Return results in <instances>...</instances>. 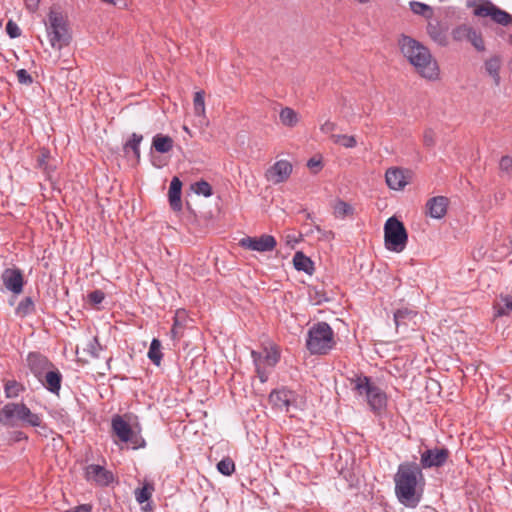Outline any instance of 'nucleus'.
I'll return each mask as SVG.
<instances>
[{
    "label": "nucleus",
    "instance_id": "12",
    "mask_svg": "<svg viewBox=\"0 0 512 512\" xmlns=\"http://www.w3.org/2000/svg\"><path fill=\"white\" fill-rule=\"evenodd\" d=\"M449 458V450L447 448L426 449L421 453L420 464L421 469L439 468L443 466Z\"/></svg>",
    "mask_w": 512,
    "mask_h": 512
},
{
    "label": "nucleus",
    "instance_id": "53",
    "mask_svg": "<svg viewBox=\"0 0 512 512\" xmlns=\"http://www.w3.org/2000/svg\"><path fill=\"white\" fill-rule=\"evenodd\" d=\"M40 0H25L27 9L30 12H35L38 8Z\"/></svg>",
    "mask_w": 512,
    "mask_h": 512
},
{
    "label": "nucleus",
    "instance_id": "5",
    "mask_svg": "<svg viewBox=\"0 0 512 512\" xmlns=\"http://www.w3.org/2000/svg\"><path fill=\"white\" fill-rule=\"evenodd\" d=\"M48 39L52 48L61 50L71 40L67 21L61 12L51 9L45 22Z\"/></svg>",
    "mask_w": 512,
    "mask_h": 512
},
{
    "label": "nucleus",
    "instance_id": "24",
    "mask_svg": "<svg viewBox=\"0 0 512 512\" xmlns=\"http://www.w3.org/2000/svg\"><path fill=\"white\" fill-rule=\"evenodd\" d=\"M174 141L173 139L164 134H156L152 139V147L158 152V153H168L173 148Z\"/></svg>",
    "mask_w": 512,
    "mask_h": 512
},
{
    "label": "nucleus",
    "instance_id": "51",
    "mask_svg": "<svg viewBox=\"0 0 512 512\" xmlns=\"http://www.w3.org/2000/svg\"><path fill=\"white\" fill-rule=\"evenodd\" d=\"M337 125L336 123L326 120L324 123L321 124L320 130L324 134H333V131L336 129Z\"/></svg>",
    "mask_w": 512,
    "mask_h": 512
},
{
    "label": "nucleus",
    "instance_id": "50",
    "mask_svg": "<svg viewBox=\"0 0 512 512\" xmlns=\"http://www.w3.org/2000/svg\"><path fill=\"white\" fill-rule=\"evenodd\" d=\"M17 78L22 84H31L33 81L31 75L25 69L17 71Z\"/></svg>",
    "mask_w": 512,
    "mask_h": 512
},
{
    "label": "nucleus",
    "instance_id": "21",
    "mask_svg": "<svg viewBox=\"0 0 512 512\" xmlns=\"http://www.w3.org/2000/svg\"><path fill=\"white\" fill-rule=\"evenodd\" d=\"M429 37L439 46L446 47L449 44L446 29L439 21H429L426 27Z\"/></svg>",
    "mask_w": 512,
    "mask_h": 512
},
{
    "label": "nucleus",
    "instance_id": "28",
    "mask_svg": "<svg viewBox=\"0 0 512 512\" xmlns=\"http://www.w3.org/2000/svg\"><path fill=\"white\" fill-rule=\"evenodd\" d=\"M143 140V136L141 134L133 133L129 140L124 144V151L128 153L129 150H132L137 161L140 159V143Z\"/></svg>",
    "mask_w": 512,
    "mask_h": 512
},
{
    "label": "nucleus",
    "instance_id": "23",
    "mask_svg": "<svg viewBox=\"0 0 512 512\" xmlns=\"http://www.w3.org/2000/svg\"><path fill=\"white\" fill-rule=\"evenodd\" d=\"M293 264L296 270L303 271L309 275L313 274L314 263L303 252L297 251L293 257Z\"/></svg>",
    "mask_w": 512,
    "mask_h": 512
},
{
    "label": "nucleus",
    "instance_id": "10",
    "mask_svg": "<svg viewBox=\"0 0 512 512\" xmlns=\"http://www.w3.org/2000/svg\"><path fill=\"white\" fill-rule=\"evenodd\" d=\"M269 402L274 408L289 413L292 409H298L302 401L296 392L281 388L270 393Z\"/></svg>",
    "mask_w": 512,
    "mask_h": 512
},
{
    "label": "nucleus",
    "instance_id": "3",
    "mask_svg": "<svg viewBox=\"0 0 512 512\" xmlns=\"http://www.w3.org/2000/svg\"><path fill=\"white\" fill-rule=\"evenodd\" d=\"M352 390L358 396L364 397L367 404L374 412L383 410L387 405V396L385 392L375 385L371 379L364 375H355L350 378Z\"/></svg>",
    "mask_w": 512,
    "mask_h": 512
},
{
    "label": "nucleus",
    "instance_id": "18",
    "mask_svg": "<svg viewBox=\"0 0 512 512\" xmlns=\"http://www.w3.org/2000/svg\"><path fill=\"white\" fill-rule=\"evenodd\" d=\"M448 204L449 200L447 197H432L427 201L425 205L426 215L433 219H442L447 213Z\"/></svg>",
    "mask_w": 512,
    "mask_h": 512
},
{
    "label": "nucleus",
    "instance_id": "54",
    "mask_svg": "<svg viewBox=\"0 0 512 512\" xmlns=\"http://www.w3.org/2000/svg\"><path fill=\"white\" fill-rule=\"evenodd\" d=\"M307 166L309 168H311V169L314 168V167H318L319 168L321 166V161L317 160L315 158H311V159L308 160Z\"/></svg>",
    "mask_w": 512,
    "mask_h": 512
},
{
    "label": "nucleus",
    "instance_id": "27",
    "mask_svg": "<svg viewBox=\"0 0 512 512\" xmlns=\"http://www.w3.org/2000/svg\"><path fill=\"white\" fill-rule=\"evenodd\" d=\"M500 66H501L500 59L497 56L491 57L490 59H488L485 62V69H486L487 73L493 78L494 83L496 85L500 84V79H501L500 75H499Z\"/></svg>",
    "mask_w": 512,
    "mask_h": 512
},
{
    "label": "nucleus",
    "instance_id": "4",
    "mask_svg": "<svg viewBox=\"0 0 512 512\" xmlns=\"http://www.w3.org/2000/svg\"><path fill=\"white\" fill-rule=\"evenodd\" d=\"M335 344L334 332L326 322H318L309 329L306 347L311 354L325 355Z\"/></svg>",
    "mask_w": 512,
    "mask_h": 512
},
{
    "label": "nucleus",
    "instance_id": "15",
    "mask_svg": "<svg viewBox=\"0 0 512 512\" xmlns=\"http://www.w3.org/2000/svg\"><path fill=\"white\" fill-rule=\"evenodd\" d=\"M292 164L287 160L275 162L265 173L267 181L273 184H280L288 180L292 173Z\"/></svg>",
    "mask_w": 512,
    "mask_h": 512
},
{
    "label": "nucleus",
    "instance_id": "1",
    "mask_svg": "<svg viewBox=\"0 0 512 512\" xmlns=\"http://www.w3.org/2000/svg\"><path fill=\"white\" fill-rule=\"evenodd\" d=\"M395 495L407 508H416L422 500L425 477L421 467L413 461L399 464L394 475Z\"/></svg>",
    "mask_w": 512,
    "mask_h": 512
},
{
    "label": "nucleus",
    "instance_id": "35",
    "mask_svg": "<svg viewBox=\"0 0 512 512\" xmlns=\"http://www.w3.org/2000/svg\"><path fill=\"white\" fill-rule=\"evenodd\" d=\"M153 486L149 483H145L143 487L135 490V498L138 503L142 504L148 501L152 496Z\"/></svg>",
    "mask_w": 512,
    "mask_h": 512
},
{
    "label": "nucleus",
    "instance_id": "39",
    "mask_svg": "<svg viewBox=\"0 0 512 512\" xmlns=\"http://www.w3.org/2000/svg\"><path fill=\"white\" fill-rule=\"evenodd\" d=\"M280 359V354L277 349L271 348L265 350V355H262V364H266L269 367H274Z\"/></svg>",
    "mask_w": 512,
    "mask_h": 512
},
{
    "label": "nucleus",
    "instance_id": "6",
    "mask_svg": "<svg viewBox=\"0 0 512 512\" xmlns=\"http://www.w3.org/2000/svg\"><path fill=\"white\" fill-rule=\"evenodd\" d=\"M385 247L394 252H402L408 241V234L404 224L396 217L387 219L384 225Z\"/></svg>",
    "mask_w": 512,
    "mask_h": 512
},
{
    "label": "nucleus",
    "instance_id": "41",
    "mask_svg": "<svg viewBox=\"0 0 512 512\" xmlns=\"http://www.w3.org/2000/svg\"><path fill=\"white\" fill-rule=\"evenodd\" d=\"M5 394L7 398H14L19 395V393L23 390V387L17 381H8L5 384Z\"/></svg>",
    "mask_w": 512,
    "mask_h": 512
},
{
    "label": "nucleus",
    "instance_id": "33",
    "mask_svg": "<svg viewBox=\"0 0 512 512\" xmlns=\"http://www.w3.org/2000/svg\"><path fill=\"white\" fill-rule=\"evenodd\" d=\"M416 314L417 313L415 311L408 308L398 309L394 313V321L396 327L398 328L400 325H406V321L413 319Z\"/></svg>",
    "mask_w": 512,
    "mask_h": 512
},
{
    "label": "nucleus",
    "instance_id": "37",
    "mask_svg": "<svg viewBox=\"0 0 512 512\" xmlns=\"http://www.w3.org/2000/svg\"><path fill=\"white\" fill-rule=\"evenodd\" d=\"M21 423L24 424V425L32 426V427H41L42 426V419H41V417L38 414L33 413L27 407L25 415L22 418Z\"/></svg>",
    "mask_w": 512,
    "mask_h": 512
},
{
    "label": "nucleus",
    "instance_id": "36",
    "mask_svg": "<svg viewBox=\"0 0 512 512\" xmlns=\"http://www.w3.org/2000/svg\"><path fill=\"white\" fill-rule=\"evenodd\" d=\"M194 112L196 116L204 117L205 115V101L204 91H198L194 95L193 99Z\"/></svg>",
    "mask_w": 512,
    "mask_h": 512
},
{
    "label": "nucleus",
    "instance_id": "30",
    "mask_svg": "<svg viewBox=\"0 0 512 512\" xmlns=\"http://www.w3.org/2000/svg\"><path fill=\"white\" fill-rule=\"evenodd\" d=\"M251 356L253 358L257 376L262 383H265L268 379V372L265 370L264 365L262 364V354L253 350L251 352Z\"/></svg>",
    "mask_w": 512,
    "mask_h": 512
},
{
    "label": "nucleus",
    "instance_id": "20",
    "mask_svg": "<svg viewBox=\"0 0 512 512\" xmlns=\"http://www.w3.org/2000/svg\"><path fill=\"white\" fill-rule=\"evenodd\" d=\"M49 392L58 395L61 389L62 374L57 368H50L42 380H38Z\"/></svg>",
    "mask_w": 512,
    "mask_h": 512
},
{
    "label": "nucleus",
    "instance_id": "44",
    "mask_svg": "<svg viewBox=\"0 0 512 512\" xmlns=\"http://www.w3.org/2000/svg\"><path fill=\"white\" fill-rule=\"evenodd\" d=\"M102 350V346L100 345L99 341H98V338L97 337H94L92 338L88 344H87V348H86V351L92 356V357H95V358H98L100 356V352Z\"/></svg>",
    "mask_w": 512,
    "mask_h": 512
},
{
    "label": "nucleus",
    "instance_id": "2",
    "mask_svg": "<svg viewBox=\"0 0 512 512\" xmlns=\"http://www.w3.org/2000/svg\"><path fill=\"white\" fill-rule=\"evenodd\" d=\"M402 54L424 78L435 80L439 76V67L430 50L419 41L402 35L399 39Z\"/></svg>",
    "mask_w": 512,
    "mask_h": 512
},
{
    "label": "nucleus",
    "instance_id": "19",
    "mask_svg": "<svg viewBox=\"0 0 512 512\" xmlns=\"http://www.w3.org/2000/svg\"><path fill=\"white\" fill-rule=\"evenodd\" d=\"M405 170L401 168H389L385 173V179L388 187L393 190H402L408 184Z\"/></svg>",
    "mask_w": 512,
    "mask_h": 512
},
{
    "label": "nucleus",
    "instance_id": "8",
    "mask_svg": "<svg viewBox=\"0 0 512 512\" xmlns=\"http://www.w3.org/2000/svg\"><path fill=\"white\" fill-rule=\"evenodd\" d=\"M468 6L474 7L473 14L477 17H490L493 22L502 26L512 23V15L489 0L473 1Z\"/></svg>",
    "mask_w": 512,
    "mask_h": 512
},
{
    "label": "nucleus",
    "instance_id": "57",
    "mask_svg": "<svg viewBox=\"0 0 512 512\" xmlns=\"http://www.w3.org/2000/svg\"><path fill=\"white\" fill-rule=\"evenodd\" d=\"M183 129H184L185 131H187V132L189 131V130H188V128H187L186 126H184V127H183Z\"/></svg>",
    "mask_w": 512,
    "mask_h": 512
},
{
    "label": "nucleus",
    "instance_id": "11",
    "mask_svg": "<svg viewBox=\"0 0 512 512\" xmlns=\"http://www.w3.org/2000/svg\"><path fill=\"white\" fill-rule=\"evenodd\" d=\"M239 246L260 253L271 252L277 246V241L274 236L262 234L259 237L246 236L239 241Z\"/></svg>",
    "mask_w": 512,
    "mask_h": 512
},
{
    "label": "nucleus",
    "instance_id": "48",
    "mask_svg": "<svg viewBox=\"0 0 512 512\" xmlns=\"http://www.w3.org/2000/svg\"><path fill=\"white\" fill-rule=\"evenodd\" d=\"M6 32L11 38H17L21 34V30H20L19 26L12 20H9L7 22Z\"/></svg>",
    "mask_w": 512,
    "mask_h": 512
},
{
    "label": "nucleus",
    "instance_id": "40",
    "mask_svg": "<svg viewBox=\"0 0 512 512\" xmlns=\"http://www.w3.org/2000/svg\"><path fill=\"white\" fill-rule=\"evenodd\" d=\"M34 311V302L30 297L21 300L16 308V313L21 316H26Z\"/></svg>",
    "mask_w": 512,
    "mask_h": 512
},
{
    "label": "nucleus",
    "instance_id": "38",
    "mask_svg": "<svg viewBox=\"0 0 512 512\" xmlns=\"http://www.w3.org/2000/svg\"><path fill=\"white\" fill-rule=\"evenodd\" d=\"M217 469L221 474L230 476L235 471V463L230 457H225L218 462Z\"/></svg>",
    "mask_w": 512,
    "mask_h": 512
},
{
    "label": "nucleus",
    "instance_id": "17",
    "mask_svg": "<svg viewBox=\"0 0 512 512\" xmlns=\"http://www.w3.org/2000/svg\"><path fill=\"white\" fill-rule=\"evenodd\" d=\"M85 477L98 486H108L114 481V475L111 471L96 464H90L86 467Z\"/></svg>",
    "mask_w": 512,
    "mask_h": 512
},
{
    "label": "nucleus",
    "instance_id": "52",
    "mask_svg": "<svg viewBox=\"0 0 512 512\" xmlns=\"http://www.w3.org/2000/svg\"><path fill=\"white\" fill-rule=\"evenodd\" d=\"M63 512H92V507L89 504H82V505L70 508L68 510H65Z\"/></svg>",
    "mask_w": 512,
    "mask_h": 512
},
{
    "label": "nucleus",
    "instance_id": "7",
    "mask_svg": "<svg viewBox=\"0 0 512 512\" xmlns=\"http://www.w3.org/2000/svg\"><path fill=\"white\" fill-rule=\"evenodd\" d=\"M451 38L456 43H470L478 52H484L486 50L481 30L469 23H461L453 27L451 30Z\"/></svg>",
    "mask_w": 512,
    "mask_h": 512
},
{
    "label": "nucleus",
    "instance_id": "32",
    "mask_svg": "<svg viewBox=\"0 0 512 512\" xmlns=\"http://www.w3.org/2000/svg\"><path fill=\"white\" fill-rule=\"evenodd\" d=\"M333 143L341 145L345 148H354L357 145V140L352 135L346 134H331Z\"/></svg>",
    "mask_w": 512,
    "mask_h": 512
},
{
    "label": "nucleus",
    "instance_id": "42",
    "mask_svg": "<svg viewBox=\"0 0 512 512\" xmlns=\"http://www.w3.org/2000/svg\"><path fill=\"white\" fill-rule=\"evenodd\" d=\"M192 188L198 195H203L204 197H210L212 195L211 185L204 180L196 182L192 185Z\"/></svg>",
    "mask_w": 512,
    "mask_h": 512
},
{
    "label": "nucleus",
    "instance_id": "13",
    "mask_svg": "<svg viewBox=\"0 0 512 512\" xmlns=\"http://www.w3.org/2000/svg\"><path fill=\"white\" fill-rule=\"evenodd\" d=\"M27 367L30 372L38 379L42 380L44 374L54 368V364L43 354L39 352H30L26 358Z\"/></svg>",
    "mask_w": 512,
    "mask_h": 512
},
{
    "label": "nucleus",
    "instance_id": "16",
    "mask_svg": "<svg viewBox=\"0 0 512 512\" xmlns=\"http://www.w3.org/2000/svg\"><path fill=\"white\" fill-rule=\"evenodd\" d=\"M1 279L5 288L13 294H21L24 286L22 271L18 268H7L2 272Z\"/></svg>",
    "mask_w": 512,
    "mask_h": 512
},
{
    "label": "nucleus",
    "instance_id": "22",
    "mask_svg": "<svg viewBox=\"0 0 512 512\" xmlns=\"http://www.w3.org/2000/svg\"><path fill=\"white\" fill-rule=\"evenodd\" d=\"M181 188L182 182L178 177H173L169 187V203L174 211H180L182 209L181 202Z\"/></svg>",
    "mask_w": 512,
    "mask_h": 512
},
{
    "label": "nucleus",
    "instance_id": "46",
    "mask_svg": "<svg viewBox=\"0 0 512 512\" xmlns=\"http://www.w3.org/2000/svg\"><path fill=\"white\" fill-rule=\"evenodd\" d=\"M89 303L99 305L105 298V293L102 290H94L87 296Z\"/></svg>",
    "mask_w": 512,
    "mask_h": 512
},
{
    "label": "nucleus",
    "instance_id": "25",
    "mask_svg": "<svg viewBox=\"0 0 512 512\" xmlns=\"http://www.w3.org/2000/svg\"><path fill=\"white\" fill-rule=\"evenodd\" d=\"M279 118L281 123L286 127H295L299 122L298 113L290 107L282 108L279 113Z\"/></svg>",
    "mask_w": 512,
    "mask_h": 512
},
{
    "label": "nucleus",
    "instance_id": "34",
    "mask_svg": "<svg viewBox=\"0 0 512 512\" xmlns=\"http://www.w3.org/2000/svg\"><path fill=\"white\" fill-rule=\"evenodd\" d=\"M334 215L338 218H344L353 213V207L347 202L338 199L333 205Z\"/></svg>",
    "mask_w": 512,
    "mask_h": 512
},
{
    "label": "nucleus",
    "instance_id": "29",
    "mask_svg": "<svg viewBox=\"0 0 512 512\" xmlns=\"http://www.w3.org/2000/svg\"><path fill=\"white\" fill-rule=\"evenodd\" d=\"M409 6L414 14L423 16L425 19L429 20L433 16V8L425 3L410 1Z\"/></svg>",
    "mask_w": 512,
    "mask_h": 512
},
{
    "label": "nucleus",
    "instance_id": "31",
    "mask_svg": "<svg viewBox=\"0 0 512 512\" xmlns=\"http://www.w3.org/2000/svg\"><path fill=\"white\" fill-rule=\"evenodd\" d=\"M161 342L154 338L151 341L150 348L148 351V358L157 366L160 365L162 360Z\"/></svg>",
    "mask_w": 512,
    "mask_h": 512
},
{
    "label": "nucleus",
    "instance_id": "56",
    "mask_svg": "<svg viewBox=\"0 0 512 512\" xmlns=\"http://www.w3.org/2000/svg\"><path fill=\"white\" fill-rule=\"evenodd\" d=\"M508 43L512 45V34L508 36Z\"/></svg>",
    "mask_w": 512,
    "mask_h": 512
},
{
    "label": "nucleus",
    "instance_id": "47",
    "mask_svg": "<svg viewBox=\"0 0 512 512\" xmlns=\"http://www.w3.org/2000/svg\"><path fill=\"white\" fill-rule=\"evenodd\" d=\"M173 340H179L183 335V326L176 317L170 331Z\"/></svg>",
    "mask_w": 512,
    "mask_h": 512
},
{
    "label": "nucleus",
    "instance_id": "9",
    "mask_svg": "<svg viewBox=\"0 0 512 512\" xmlns=\"http://www.w3.org/2000/svg\"><path fill=\"white\" fill-rule=\"evenodd\" d=\"M112 431L124 443H131L133 449L145 447V440L137 435L131 426L120 416L115 415L111 421Z\"/></svg>",
    "mask_w": 512,
    "mask_h": 512
},
{
    "label": "nucleus",
    "instance_id": "49",
    "mask_svg": "<svg viewBox=\"0 0 512 512\" xmlns=\"http://www.w3.org/2000/svg\"><path fill=\"white\" fill-rule=\"evenodd\" d=\"M424 145L427 147H433L435 145V133L432 129H427L423 135Z\"/></svg>",
    "mask_w": 512,
    "mask_h": 512
},
{
    "label": "nucleus",
    "instance_id": "55",
    "mask_svg": "<svg viewBox=\"0 0 512 512\" xmlns=\"http://www.w3.org/2000/svg\"><path fill=\"white\" fill-rule=\"evenodd\" d=\"M101 1L106 3V4L116 5V1L115 0H101Z\"/></svg>",
    "mask_w": 512,
    "mask_h": 512
},
{
    "label": "nucleus",
    "instance_id": "26",
    "mask_svg": "<svg viewBox=\"0 0 512 512\" xmlns=\"http://www.w3.org/2000/svg\"><path fill=\"white\" fill-rule=\"evenodd\" d=\"M495 315L504 316L512 312V296L501 295L499 301L494 305Z\"/></svg>",
    "mask_w": 512,
    "mask_h": 512
},
{
    "label": "nucleus",
    "instance_id": "45",
    "mask_svg": "<svg viewBox=\"0 0 512 512\" xmlns=\"http://www.w3.org/2000/svg\"><path fill=\"white\" fill-rule=\"evenodd\" d=\"M499 170L501 173L510 175L512 173V157L505 155L499 161Z\"/></svg>",
    "mask_w": 512,
    "mask_h": 512
},
{
    "label": "nucleus",
    "instance_id": "43",
    "mask_svg": "<svg viewBox=\"0 0 512 512\" xmlns=\"http://www.w3.org/2000/svg\"><path fill=\"white\" fill-rule=\"evenodd\" d=\"M50 153L48 150L43 149L37 158V166L47 174L50 173L54 168L48 164Z\"/></svg>",
    "mask_w": 512,
    "mask_h": 512
},
{
    "label": "nucleus",
    "instance_id": "14",
    "mask_svg": "<svg viewBox=\"0 0 512 512\" xmlns=\"http://www.w3.org/2000/svg\"><path fill=\"white\" fill-rule=\"evenodd\" d=\"M27 406L24 403H7L0 410V422L6 426H15L21 422Z\"/></svg>",
    "mask_w": 512,
    "mask_h": 512
}]
</instances>
